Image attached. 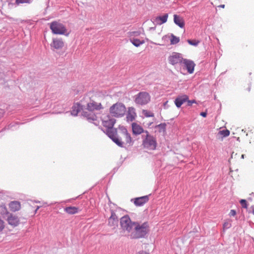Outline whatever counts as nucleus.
<instances>
[{
  "instance_id": "obj_1",
  "label": "nucleus",
  "mask_w": 254,
  "mask_h": 254,
  "mask_svg": "<svg viewBox=\"0 0 254 254\" xmlns=\"http://www.w3.org/2000/svg\"><path fill=\"white\" fill-rule=\"evenodd\" d=\"M102 97L101 93L99 92L92 94L81 113L82 117L96 125H99L100 122L95 112L102 111L105 108L100 100Z\"/></svg>"
},
{
  "instance_id": "obj_2",
  "label": "nucleus",
  "mask_w": 254,
  "mask_h": 254,
  "mask_svg": "<svg viewBox=\"0 0 254 254\" xmlns=\"http://www.w3.org/2000/svg\"><path fill=\"white\" fill-rule=\"evenodd\" d=\"M108 136L118 146L124 147L132 145L133 141L127 129L123 127L108 132Z\"/></svg>"
},
{
  "instance_id": "obj_3",
  "label": "nucleus",
  "mask_w": 254,
  "mask_h": 254,
  "mask_svg": "<svg viewBox=\"0 0 254 254\" xmlns=\"http://www.w3.org/2000/svg\"><path fill=\"white\" fill-rule=\"evenodd\" d=\"M148 227L147 222H144L142 224H140L136 222L133 231L130 234V238L131 239H139L144 237L149 231Z\"/></svg>"
},
{
  "instance_id": "obj_4",
  "label": "nucleus",
  "mask_w": 254,
  "mask_h": 254,
  "mask_svg": "<svg viewBox=\"0 0 254 254\" xmlns=\"http://www.w3.org/2000/svg\"><path fill=\"white\" fill-rule=\"evenodd\" d=\"M145 135H142L143 147L147 150H154L156 149L157 143L156 138L150 135L147 130L145 132Z\"/></svg>"
},
{
  "instance_id": "obj_5",
  "label": "nucleus",
  "mask_w": 254,
  "mask_h": 254,
  "mask_svg": "<svg viewBox=\"0 0 254 254\" xmlns=\"http://www.w3.org/2000/svg\"><path fill=\"white\" fill-rule=\"evenodd\" d=\"M109 112L113 117L121 118L125 115L127 109L123 103L117 102L110 107Z\"/></svg>"
},
{
  "instance_id": "obj_6",
  "label": "nucleus",
  "mask_w": 254,
  "mask_h": 254,
  "mask_svg": "<svg viewBox=\"0 0 254 254\" xmlns=\"http://www.w3.org/2000/svg\"><path fill=\"white\" fill-rule=\"evenodd\" d=\"M101 121V125L105 127L107 134L108 135V132L110 131H114L116 128H113L115 123V120L111 117L108 114H103L100 117Z\"/></svg>"
},
{
  "instance_id": "obj_7",
  "label": "nucleus",
  "mask_w": 254,
  "mask_h": 254,
  "mask_svg": "<svg viewBox=\"0 0 254 254\" xmlns=\"http://www.w3.org/2000/svg\"><path fill=\"white\" fill-rule=\"evenodd\" d=\"M136 222H132L128 215L122 217L120 220V225L124 231L131 233Z\"/></svg>"
},
{
  "instance_id": "obj_8",
  "label": "nucleus",
  "mask_w": 254,
  "mask_h": 254,
  "mask_svg": "<svg viewBox=\"0 0 254 254\" xmlns=\"http://www.w3.org/2000/svg\"><path fill=\"white\" fill-rule=\"evenodd\" d=\"M134 101L137 105L141 106L145 105L150 102L151 96L147 92H140L134 96Z\"/></svg>"
},
{
  "instance_id": "obj_9",
  "label": "nucleus",
  "mask_w": 254,
  "mask_h": 254,
  "mask_svg": "<svg viewBox=\"0 0 254 254\" xmlns=\"http://www.w3.org/2000/svg\"><path fill=\"white\" fill-rule=\"evenodd\" d=\"M50 29L52 32L56 34H64L66 31L65 27L57 21H54L51 23Z\"/></svg>"
},
{
  "instance_id": "obj_10",
  "label": "nucleus",
  "mask_w": 254,
  "mask_h": 254,
  "mask_svg": "<svg viewBox=\"0 0 254 254\" xmlns=\"http://www.w3.org/2000/svg\"><path fill=\"white\" fill-rule=\"evenodd\" d=\"M183 60L181 54L178 53H173L168 58L169 63L172 65L183 63Z\"/></svg>"
},
{
  "instance_id": "obj_11",
  "label": "nucleus",
  "mask_w": 254,
  "mask_h": 254,
  "mask_svg": "<svg viewBox=\"0 0 254 254\" xmlns=\"http://www.w3.org/2000/svg\"><path fill=\"white\" fill-rule=\"evenodd\" d=\"M5 220L12 227H15L20 224V220L18 217L12 213L6 218Z\"/></svg>"
},
{
  "instance_id": "obj_12",
  "label": "nucleus",
  "mask_w": 254,
  "mask_h": 254,
  "mask_svg": "<svg viewBox=\"0 0 254 254\" xmlns=\"http://www.w3.org/2000/svg\"><path fill=\"white\" fill-rule=\"evenodd\" d=\"M183 64H184L189 73L193 72L195 64L193 61L188 59H184Z\"/></svg>"
},
{
  "instance_id": "obj_13",
  "label": "nucleus",
  "mask_w": 254,
  "mask_h": 254,
  "mask_svg": "<svg viewBox=\"0 0 254 254\" xmlns=\"http://www.w3.org/2000/svg\"><path fill=\"white\" fill-rule=\"evenodd\" d=\"M131 127L132 133L135 135H139L141 134L142 133H144L146 130H144L143 127L136 123H133L131 124Z\"/></svg>"
},
{
  "instance_id": "obj_14",
  "label": "nucleus",
  "mask_w": 254,
  "mask_h": 254,
  "mask_svg": "<svg viewBox=\"0 0 254 254\" xmlns=\"http://www.w3.org/2000/svg\"><path fill=\"white\" fill-rule=\"evenodd\" d=\"M64 43L62 39H54L51 46L56 49H60L64 47Z\"/></svg>"
},
{
  "instance_id": "obj_15",
  "label": "nucleus",
  "mask_w": 254,
  "mask_h": 254,
  "mask_svg": "<svg viewBox=\"0 0 254 254\" xmlns=\"http://www.w3.org/2000/svg\"><path fill=\"white\" fill-rule=\"evenodd\" d=\"M149 200L148 195H145L134 199V203L136 205H143Z\"/></svg>"
},
{
  "instance_id": "obj_16",
  "label": "nucleus",
  "mask_w": 254,
  "mask_h": 254,
  "mask_svg": "<svg viewBox=\"0 0 254 254\" xmlns=\"http://www.w3.org/2000/svg\"><path fill=\"white\" fill-rule=\"evenodd\" d=\"M118 220L116 215L114 212H112L111 215L108 219V224L110 226L113 227L115 228L118 226Z\"/></svg>"
},
{
  "instance_id": "obj_17",
  "label": "nucleus",
  "mask_w": 254,
  "mask_h": 254,
  "mask_svg": "<svg viewBox=\"0 0 254 254\" xmlns=\"http://www.w3.org/2000/svg\"><path fill=\"white\" fill-rule=\"evenodd\" d=\"M136 114L135 110L133 107H129L128 108L127 119L128 121L132 122L135 119Z\"/></svg>"
},
{
  "instance_id": "obj_18",
  "label": "nucleus",
  "mask_w": 254,
  "mask_h": 254,
  "mask_svg": "<svg viewBox=\"0 0 254 254\" xmlns=\"http://www.w3.org/2000/svg\"><path fill=\"white\" fill-rule=\"evenodd\" d=\"M83 109H84V108H83V106L81 104L79 103H76L74 104L72 106L71 113L73 116H77L79 112H82Z\"/></svg>"
},
{
  "instance_id": "obj_19",
  "label": "nucleus",
  "mask_w": 254,
  "mask_h": 254,
  "mask_svg": "<svg viewBox=\"0 0 254 254\" xmlns=\"http://www.w3.org/2000/svg\"><path fill=\"white\" fill-rule=\"evenodd\" d=\"M174 22L180 28H184L185 26V21L183 17L177 14L174 15Z\"/></svg>"
},
{
  "instance_id": "obj_20",
  "label": "nucleus",
  "mask_w": 254,
  "mask_h": 254,
  "mask_svg": "<svg viewBox=\"0 0 254 254\" xmlns=\"http://www.w3.org/2000/svg\"><path fill=\"white\" fill-rule=\"evenodd\" d=\"M188 100V96L184 95L177 97L175 101L176 106L180 108L182 104Z\"/></svg>"
},
{
  "instance_id": "obj_21",
  "label": "nucleus",
  "mask_w": 254,
  "mask_h": 254,
  "mask_svg": "<svg viewBox=\"0 0 254 254\" xmlns=\"http://www.w3.org/2000/svg\"><path fill=\"white\" fill-rule=\"evenodd\" d=\"M168 17L167 13L163 16H157L155 18V22L159 25H161L167 22Z\"/></svg>"
},
{
  "instance_id": "obj_22",
  "label": "nucleus",
  "mask_w": 254,
  "mask_h": 254,
  "mask_svg": "<svg viewBox=\"0 0 254 254\" xmlns=\"http://www.w3.org/2000/svg\"><path fill=\"white\" fill-rule=\"evenodd\" d=\"M0 214L3 219L5 220L7 218L9 215L11 213H10L7 209L6 207H0Z\"/></svg>"
},
{
  "instance_id": "obj_23",
  "label": "nucleus",
  "mask_w": 254,
  "mask_h": 254,
  "mask_svg": "<svg viewBox=\"0 0 254 254\" xmlns=\"http://www.w3.org/2000/svg\"><path fill=\"white\" fill-rule=\"evenodd\" d=\"M64 211L69 214H73L79 211V207H63Z\"/></svg>"
},
{
  "instance_id": "obj_24",
  "label": "nucleus",
  "mask_w": 254,
  "mask_h": 254,
  "mask_svg": "<svg viewBox=\"0 0 254 254\" xmlns=\"http://www.w3.org/2000/svg\"><path fill=\"white\" fill-rule=\"evenodd\" d=\"M131 43L135 47H139L141 45L145 43L144 40H140L137 38H132L130 39Z\"/></svg>"
},
{
  "instance_id": "obj_25",
  "label": "nucleus",
  "mask_w": 254,
  "mask_h": 254,
  "mask_svg": "<svg viewBox=\"0 0 254 254\" xmlns=\"http://www.w3.org/2000/svg\"><path fill=\"white\" fill-rule=\"evenodd\" d=\"M142 114L145 117H154V114L153 112L148 110H143L142 111Z\"/></svg>"
},
{
  "instance_id": "obj_26",
  "label": "nucleus",
  "mask_w": 254,
  "mask_h": 254,
  "mask_svg": "<svg viewBox=\"0 0 254 254\" xmlns=\"http://www.w3.org/2000/svg\"><path fill=\"white\" fill-rule=\"evenodd\" d=\"M156 128H158V130L160 132H164L166 130V124H160L155 127Z\"/></svg>"
},
{
  "instance_id": "obj_27",
  "label": "nucleus",
  "mask_w": 254,
  "mask_h": 254,
  "mask_svg": "<svg viewBox=\"0 0 254 254\" xmlns=\"http://www.w3.org/2000/svg\"><path fill=\"white\" fill-rule=\"evenodd\" d=\"M219 134L223 137H227L230 135V131L228 129H223L219 131Z\"/></svg>"
},
{
  "instance_id": "obj_28",
  "label": "nucleus",
  "mask_w": 254,
  "mask_h": 254,
  "mask_svg": "<svg viewBox=\"0 0 254 254\" xmlns=\"http://www.w3.org/2000/svg\"><path fill=\"white\" fill-rule=\"evenodd\" d=\"M171 43L172 44H176L179 42L180 39L179 37H177L175 36L172 35L171 36Z\"/></svg>"
},
{
  "instance_id": "obj_29",
  "label": "nucleus",
  "mask_w": 254,
  "mask_h": 254,
  "mask_svg": "<svg viewBox=\"0 0 254 254\" xmlns=\"http://www.w3.org/2000/svg\"><path fill=\"white\" fill-rule=\"evenodd\" d=\"M187 42L188 43L191 45H193V46H197L199 43V41L198 40H187Z\"/></svg>"
},
{
  "instance_id": "obj_30",
  "label": "nucleus",
  "mask_w": 254,
  "mask_h": 254,
  "mask_svg": "<svg viewBox=\"0 0 254 254\" xmlns=\"http://www.w3.org/2000/svg\"><path fill=\"white\" fill-rule=\"evenodd\" d=\"M30 0H15V3L19 5L22 3H29Z\"/></svg>"
},
{
  "instance_id": "obj_31",
  "label": "nucleus",
  "mask_w": 254,
  "mask_h": 254,
  "mask_svg": "<svg viewBox=\"0 0 254 254\" xmlns=\"http://www.w3.org/2000/svg\"><path fill=\"white\" fill-rule=\"evenodd\" d=\"M20 202L17 201H11L9 204V206H20Z\"/></svg>"
},
{
  "instance_id": "obj_32",
  "label": "nucleus",
  "mask_w": 254,
  "mask_h": 254,
  "mask_svg": "<svg viewBox=\"0 0 254 254\" xmlns=\"http://www.w3.org/2000/svg\"><path fill=\"white\" fill-rule=\"evenodd\" d=\"M231 226V224L229 222H226L223 224L224 229H228Z\"/></svg>"
},
{
  "instance_id": "obj_33",
  "label": "nucleus",
  "mask_w": 254,
  "mask_h": 254,
  "mask_svg": "<svg viewBox=\"0 0 254 254\" xmlns=\"http://www.w3.org/2000/svg\"><path fill=\"white\" fill-rule=\"evenodd\" d=\"M240 202L242 206H247L248 205L247 203V200L245 199H241L240 201Z\"/></svg>"
},
{
  "instance_id": "obj_34",
  "label": "nucleus",
  "mask_w": 254,
  "mask_h": 254,
  "mask_svg": "<svg viewBox=\"0 0 254 254\" xmlns=\"http://www.w3.org/2000/svg\"><path fill=\"white\" fill-rule=\"evenodd\" d=\"M236 214V211L235 210H231L230 213H229V215L230 216H235Z\"/></svg>"
},
{
  "instance_id": "obj_35",
  "label": "nucleus",
  "mask_w": 254,
  "mask_h": 254,
  "mask_svg": "<svg viewBox=\"0 0 254 254\" xmlns=\"http://www.w3.org/2000/svg\"><path fill=\"white\" fill-rule=\"evenodd\" d=\"M195 100H191V101L188 100V105L189 106H191L192 103H195Z\"/></svg>"
},
{
  "instance_id": "obj_36",
  "label": "nucleus",
  "mask_w": 254,
  "mask_h": 254,
  "mask_svg": "<svg viewBox=\"0 0 254 254\" xmlns=\"http://www.w3.org/2000/svg\"><path fill=\"white\" fill-rule=\"evenodd\" d=\"M138 254H150V253L144 251H141L138 253Z\"/></svg>"
},
{
  "instance_id": "obj_37",
  "label": "nucleus",
  "mask_w": 254,
  "mask_h": 254,
  "mask_svg": "<svg viewBox=\"0 0 254 254\" xmlns=\"http://www.w3.org/2000/svg\"><path fill=\"white\" fill-rule=\"evenodd\" d=\"M12 210L13 211H18L19 210L20 207H12Z\"/></svg>"
},
{
  "instance_id": "obj_38",
  "label": "nucleus",
  "mask_w": 254,
  "mask_h": 254,
  "mask_svg": "<svg viewBox=\"0 0 254 254\" xmlns=\"http://www.w3.org/2000/svg\"><path fill=\"white\" fill-rule=\"evenodd\" d=\"M200 115L202 116L203 117H206L207 116V113L206 112H201L200 113Z\"/></svg>"
},
{
  "instance_id": "obj_39",
  "label": "nucleus",
  "mask_w": 254,
  "mask_h": 254,
  "mask_svg": "<svg viewBox=\"0 0 254 254\" xmlns=\"http://www.w3.org/2000/svg\"><path fill=\"white\" fill-rule=\"evenodd\" d=\"M218 6L220 7H221V8H224L225 7V5L224 4H221V5H220Z\"/></svg>"
},
{
  "instance_id": "obj_40",
  "label": "nucleus",
  "mask_w": 254,
  "mask_h": 254,
  "mask_svg": "<svg viewBox=\"0 0 254 254\" xmlns=\"http://www.w3.org/2000/svg\"><path fill=\"white\" fill-rule=\"evenodd\" d=\"M247 90L249 92L251 90V88L250 87H249L248 88H247Z\"/></svg>"
},
{
  "instance_id": "obj_41",
  "label": "nucleus",
  "mask_w": 254,
  "mask_h": 254,
  "mask_svg": "<svg viewBox=\"0 0 254 254\" xmlns=\"http://www.w3.org/2000/svg\"><path fill=\"white\" fill-rule=\"evenodd\" d=\"M40 208V207H37V209L35 210V213H36L37 210H38V208Z\"/></svg>"
},
{
  "instance_id": "obj_42",
  "label": "nucleus",
  "mask_w": 254,
  "mask_h": 254,
  "mask_svg": "<svg viewBox=\"0 0 254 254\" xmlns=\"http://www.w3.org/2000/svg\"><path fill=\"white\" fill-rule=\"evenodd\" d=\"M152 123H150L148 124V126H150L151 125Z\"/></svg>"
},
{
  "instance_id": "obj_43",
  "label": "nucleus",
  "mask_w": 254,
  "mask_h": 254,
  "mask_svg": "<svg viewBox=\"0 0 254 254\" xmlns=\"http://www.w3.org/2000/svg\"><path fill=\"white\" fill-rule=\"evenodd\" d=\"M253 214H254V209H253Z\"/></svg>"
}]
</instances>
